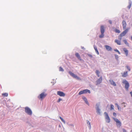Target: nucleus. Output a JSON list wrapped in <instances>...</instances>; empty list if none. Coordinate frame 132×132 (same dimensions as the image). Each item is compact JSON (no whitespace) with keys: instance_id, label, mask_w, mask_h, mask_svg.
<instances>
[{"instance_id":"2f4dec72","label":"nucleus","mask_w":132,"mask_h":132,"mask_svg":"<svg viewBox=\"0 0 132 132\" xmlns=\"http://www.w3.org/2000/svg\"><path fill=\"white\" fill-rule=\"evenodd\" d=\"M126 67L127 68V69L129 71H130V67L128 66H127Z\"/></svg>"},{"instance_id":"2eb2a0df","label":"nucleus","mask_w":132,"mask_h":132,"mask_svg":"<svg viewBox=\"0 0 132 132\" xmlns=\"http://www.w3.org/2000/svg\"><path fill=\"white\" fill-rule=\"evenodd\" d=\"M101 33H104L105 31L104 27L103 26H101Z\"/></svg>"},{"instance_id":"a878e982","label":"nucleus","mask_w":132,"mask_h":132,"mask_svg":"<svg viewBox=\"0 0 132 132\" xmlns=\"http://www.w3.org/2000/svg\"><path fill=\"white\" fill-rule=\"evenodd\" d=\"M76 56L79 59H80V55H79V54L78 53H76L75 54Z\"/></svg>"},{"instance_id":"c756f323","label":"nucleus","mask_w":132,"mask_h":132,"mask_svg":"<svg viewBox=\"0 0 132 132\" xmlns=\"http://www.w3.org/2000/svg\"><path fill=\"white\" fill-rule=\"evenodd\" d=\"M115 31L117 33H120V31L119 30L117 29H116L115 30Z\"/></svg>"},{"instance_id":"c03bdc74","label":"nucleus","mask_w":132,"mask_h":132,"mask_svg":"<svg viewBox=\"0 0 132 132\" xmlns=\"http://www.w3.org/2000/svg\"><path fill=\"white\" fill-rule=\"evenodd\" d=\"M123 106H124V107H125V108L126 106V105H123Z\"/></svg>"},{"instance_id":"6e6552de","label":"nucleus","mask_w":132,"mask_h":132,"mask_svg":"<svg viewBox=\"0 0 132 132\" xmlns=\"http://www.w3.org/2000/svg\"><path fill=\"white\" fill-rule=\"evenodd\" d=\"M104 113L105 115V119L106 122L108 123H109L110 122V119L108 113L106 112H105Z\"/></svg>"},{"instance_id":"e433bc0d","label":"nucleus","mask_w":132,"mask_h":132,"mask_svg":"<svg viewBox=\"0 0 132 132\" xmlns=\"http://www.w3.org/2000/svg\"><path fill=\"white\" fill-rule=\"evenodd\" d=\"M113 115L114 116L116 117V115H117L116 113H115V112H113Z\"/></svg>"},{"instance_id":"39448f33","label":"nucleus","mask_w":132,"mask_h":132,"mask_svg":"<svg viewBox=\"0 0 132 132\" xmlns=\"http://www.w3.org/2000/svg\"><path fill=\"white\" fill-rule=\"evenodd\" d=\"M25 112L30 115H31L32 114V111L28 107H26L25 108Z\"/></svg>"},{"instance_id":"20e7f679","label":"nucleus","mask_w":132,"mask_h":132,"mask_svg":"<svg viewBox=\"0 0 132 132\" xmlns=\"http://www.w3.org/2000/svg\"><path fill=\"white\" fill-rule=\"evenodd\" d=\"M69 73L70 75L74 78L78 80H81V79L79 77H78L77 75L72 73V72L69 71Z\"/></svg>"},{"instance_id":"0eeeda50","label":"nucleus","mask_w":132,"mask_h":132,"mask_svg":"<svg viewBox=\"0 0 132 132\" xmlns=\"http://www.w3.org/2000/svg\"><path fill=\"white\" fill-rule=\"evenodd\" d=\"M88 93H90V91L88 89H86L80 91L79 93V95H81L82 94Z\"/></svg>"},{"instance_id":"393cba45","label":"nucleus","mask_w":132,"mask_h":132,"mask_svg":"<svg viewBox=\"0 0 132 132\" xmlns=\"http://www.w3.org/2000/svg\"><path fill=\"white\" fill-rule=\"evenodd\" d=\"M114 106L112 104L110 105V110H114Z\"/></svg>"},{"instance_id":"f3484780","label":"nucleus","mask_w":132,"mask_h":132,"mask_svg":"<svg viewBox=\"0 0 132 132\" xmlns=\"http://www.w3.org/2000/svg\"><path fill=\"white\" fill-rule=\"evenodd\" d=\"M123 50L125 52L126 55V56H127L128 55V51L126 48H124L123 49Z\"/></svg>"},{"instance_id":"de8ad7c7","label":"nucleus","mask_w":132,"mask_h":132,"mask_svg":"<svg viewBox=\"0 0 132 132\" xmlns=\"http://www.w3.org/2000/svg\"><path fill=\"white\" fill-rule=\"evenodd\" d=\"M90 57H92V55H90Z\"/></svg>"},{"instance_id":"dca6fc26","label":"nucleus","mask_w":132,"mask_h":132,"mask_svg":"<svg viewBox=\"0 0 132 132\" xmlns=\"http://www.w3.org/2000/svg\"><path fill=\"white\" fill-rule=\"evenodd\" d=\"M127 71L123 73H121L122 76L123 77H125L127 76L128 73Z\"/></svg>"},{"instance_id":"58836bf2","label":"nucleus","mask_w":132,"mask_h":132,"mask_svg":"<svg viewBox=\"0 0 132 132\" xmlns=\"http://www.w3.org/2000/svg\"><path fill=\"white\" fill-rule=\"evenodd\" d=\"M115 105L117 106V107H118L119 106L118 105V104L117 103H116Z\"/></svg>"},{"instance_id":"f8f14e48","label":"nucleus","mask_w":132,"mask_h":132,"mask_svg":"<svg viewBox=\"0 0 132 132\" xmlns=\"http://www.w3.org/2000/svg\"><path fill=\"white\" fill-rule=\"evenodd\" d=\"M122 24L123 29L124 30L126 29L127 24L126 21L124 20H123L122 22Z\"/></svg>"},{"instance_id":"c9c22d12","label":"nucleus","mask_w":132,"mask_h":132,"mask_svg":"<svg viewBox=\"0 0 132 132\" xmlns=\"http://www.w3.org/2000/svg\"><path fill=\"white\" fill-rule=\"evenodd\" d=\"M62 100L61 98H59L58 101H57V102H59L61 101Z\"/></svg>"},{"instance_id":"473e14b6","label":"nucleus","mask_w":132,"mask_h":132,"mask_svg":"<svg viewBox=\"0 0 132 132\" xmlns=\"http://www.w3.org/2000/svg\"><path fill=\"white\" fill-rule=\"evenodd\" d=\"M59 71H63V70L62 68L60 67L59 68Z\"/></svg>"},{"instance_id":"9d476101","label":"nucleus","mask_w":132,"mask_h":132,"mask_svg":"<svg viewBox=\"0 0 132 132\" xmlns=\"http://www.w3.org/2000/svg\"><path fill=\"white\" fill-rule=\"evenodd\" d=\"M129 29L127 28V29H125V30L123 31V32L121 33L120 34V36H124L126 34L128 30Z\"/></svg>"},{"instance_id":"f03ea898","label":"nucleus","mask_w":132,"mask_h":132,"mask_svg":"<svg viewBox=\"0 0 132 132\" xmlns=\"http://www.w3.org/2000/svg\"><path fill=\"white\" fill-rule=\"evenodd\" d=\"M113 119L116 122L117 126L119 128H120L121 125V122L117 118H113Z\"/></svg>"},{"instance_id":"72a5a7b5","label":"nucleus","mask_w":132,"mask_h":132,"mask_svg":"<svg viewBox=\"0 0 132 132\" xmlns=\"http://www.w3.org/2000/svg\"><path fill=\"white\" fill-rule=\"evenodd\" d=\"M122 37V36H120V35L119 36L118 39H119V40H120V41H121V40Z\"/></svg>"},{"instance_id":"bb28decb","label":"nucleus","mask_w":132,"mask_h":132,"mask_svg":"<svg viewBox=\"0 0 132 132\" xmlns=\"http://www.w3.org/2000/svg\"><path fill=\"white\" fill-rule=\"evenodd\" d=\"M123 42H124L125 44L128 46H129V45L128 43L127 42V41L126 40H124Z\"/></svg>"},{"instance_id":"9b49d317","label":"nucleus","mask_w":132,"mask_h":132,"mask_svg":"<svg viewBox=\"0 0 132 132\" xmlns=\"http://www.w3.org/2000/svg\"><path fill=\"white\" fill-rule=\"evenodd\" d=\"M102 80V77H101L99 79H98L96 81V85H98L100 84L101 83Z\"/></svg>"},{"instance_id":"4468645a","label":"nucleus","mask_w":132,"mask_h":132,"mask_svg":"<svg viewBox=\"0 0 132 132\" xmlns=\"http://www.w3.org/2000/svg\"><path fill=\"white\" fill-rule=\"evenodd\" d=\"M105 47L106 50L108 51H111L112 50V48L110 46L108 45H105Z\"/></svg>"},{"instance_id":"b1692460","label":"nucleus","mask_w":132,"mask_h":132,"mask_svg":"<svg viewBox=\"0 0 132 132\" xmlns=\"http://www.w3.org/2000/svg\"><path fill=\"white\" fill-rule=\"evenodd\" d=\"M2 95L4 97H7L8 96V94L7 93H4L2 94Z\"/></svg>"},{"instance_id":"a19ab883","label":"nucleus","mask_w":132,"mask_h":132,"mask_svg":"<svg viewBox=\"0 0 132 132\" xmlns=\"http://www.w3.org/2000/svg\"><path fill=\"white\" fill-rule=\"evenodd\" d=\"M109 22L111 24H112V21L111 20H109Z\"/></svg>"},{"instance_id":"7ed1b4c3","label":"nucleus","mask_w":132,"mask_h":132,"mask_svg":"<svg viewBox=\"0 0 132 132\" xmlns=\"http://www.w3.org/2000/svg\"><path fill=\"white\" fill-rule=\"evenodd\" d=\"M100 104L97 103L96 105V109L98 114L100 115L101 113V110L99 107Z\"/></svg>"},{"instance_id":"49530a36","label":"nucleus","mask_w":132,"mask_h":132,"mask_svg":"<svg viewBox=\"0 0 132 132\" xmlns=\"http://www.w3.org/2000/svg\"><path fill=\"white\" fill-rule=\"evenodd\" d=\"M131 39L132 40V36H131Z\"/></svg>"},{"instance_id":"7c9ffc66","label":"nucleus","mask_w":132,"mask_h":132,"mask_svg":"<svg viewBox=\"0 0 132 132\" xmlns=\"http://www.w3.org/2000/svg\"><path fill=\"white\" fill-rule=\"evenodd\" d=\"M114 50L115 51L118 52V54H120V52L117 49H114Z\"/></svg>"},{"instance_id":"423d86ee","label":"nucleus","mask_w":132,"mask_h":132,"mask_svg":"<svg viewBox=\"0 0 132 132\" xmlns=\"http://www.w3.org/2000/svg\"><path fill=\"white\" fill-rule=\"evenodd\" d=\"M122 83L123 84H125V88L127 90H128L129 87V84L128 82L126 80H123Z\"/></svg>"},{"instance_id":"aec40b11","label":"nucleus","mask_w":132,"mask_h":132,"mask_svg":"<svg viewBox=\"0 0 132 132\" xmlns=\"http://www.w3.org/2000/svg\"><path fill=\"white\" fill-rule=\"evenodd\" d=\"M94 48L95 50L96 53L98 54V55L99 54L98 51L97 50L96 46L95 45H94Z\"/></svg>"},{"instance_id":"c85d7f7f","label":"nucleus","mask_w":132,"mask_h":132,"mask_svg":"<svg viewBox=\"0 0 132 132\" xmlns=\"http://www.w3.org/2000/svg\"><path fill=\"white\" fill-rule=\"evenodd\" d=\"M115 58L117 60H118V58H119V57H118V55H117V54H115Z\"/></svg>"},{"instance_id":"ea45409f","label":"nucleus","mask_w":132,"mask_h":132,"mask_svg":"<svg viewBox=\"0 0 132 132\" xmlns=\"http://www.w3.org/2000/svg\"><path fill=\"white\" fill-rule=\"evenodd\" d=\"M123 132H127L126 130L124 129H123Z\"/></svg>"},{"instance_id":"4c0bfd02","label":"nucleus","mask_w":132,"mask_h":132,"mask_svg":"<svg viewBox=\"0 0 132 132\" xmlns=\"http://www.w3.org/2000/svg\"><path fill=\"white\" fill-rule=\"evenodd\" d=\"M118 110H119L120 111L121 110V108L119 106L118 107Z\"/></svg>"},{"instance_id":"a18cd8bd","label":"nucleus","mask_w":132,"mask_h":132,"mask_svg":"<svg viewBox=\"0 0 132 132\" xmlns=\"http://www.w3.org/2000/svg\"><path fill=\"white\" fill-rule=\"evenodd\" d=\"M125 104V103L123 102V103L122 104Z\"/></svg>"},{"instance_id":"f704fd0d","label":"nucleus","mask_w":132,"mask_h":132,"mask_svg":"<svg viewBox=\"0 0 132 132\" xmlns=\"http://www.w3.org/2000/svg\"><path fill=\"white\" fill-rule=\"evenodd\" d=\"M60 118L62 121L65 123V121L63 120V119L60 117Z\"/></svg>"},{"instance_id":"1a4fd4ad","label":"nucleus","mask_w":132,"mask_h":132,"mask_svg":"<svg viewBox=\"0 0 132 132\" xmlns=\"http://www.w3.org/2000/svg\"><path fill=\"white\" fill-rule=\"evenodd\" d=\"M57 94L59 96L62 97H64L65 95V94L63 92L60 91H57Z\"/></svg>"},{"instance_id":"f257e3e1","label":"nucleus","mask_w":132,"mask_h":132,"mask_svg":"<svg viewBox=\"0 0 132 132\" xmlns=\"http://www.w3.org/2000/svg\"><path fill=\"white\" fill-rule=\"evenodd\" d=\"M47 95V94L44 92H43L41 93L39 96H38V98L41 100L45 98Z\"/></svg>"},{"instance_id":"5701e85b","label":"nucleus","mask_w":132,"mask_h":132,"mask_svg":"<svg viewBox=\"0 0 132 132\" xmlns=\"http://www.w3.org/2000/svg\"><path fill=\"white\" fill-rule=\"evenodd\" d=\"M98 77L100 76L99 74L100 73V72L98 70H96L95 71Z\"/></svg>"},{"instance_id":"6ab92c4d","label":"nucleus","mask_w":132,"mask_h":132,"mask_svg":"<svg viewBox=\"0 0 132 132\" xmlns=\"http://www.w3.org/2000/svg\"><path fill=\"white\" fill-rule=\"evenodd\" d=\"M86 123L87 125V126L89 128V129H90L91 128V126L90 125V122L88 120H87L86 121Z\"/></svg>"},{"instance_id":"a211bd4d","label":"nucleus","mask_w":132,"mask_h":132,"mask_svg":"<svg viewBox=\"0 0 132 132\" xmlns=\"http://www.w3.org/2000/svg\"><path fill=\"white\" fill-rule=\"evenodd\" d=\"M110 82L111 84L112 85L114 86H115L116 85V84L112 80H110Z\"/></svg>"},{"instance_id":"37998d69","label":"nucleus","mask_w":132,"mask_h":132,"mask_svg":"<svg viewBox=\"0 0 132 132\" xmlns=\"http://www.w3.org/2000/svg\"><path fill=\"white\" fill-rule=\"evenodd\" d=\"M81 48L82 49H84V47H81Z\"/></svg>"},{"instance_id":"79ce46f5","label":"nucleus","mask_w":132,"mask_h":132,"mask_svg":"<svg viewBox=\"0 0 132 132\" xmlns=\"http://www.w3.org/2000/svg\"><path fill=\"white\" fill-rule=\"evenodd\" d=\"M130 93L131 95V96L132 97V92H130Z\"/></svg>"},{"instance_id":"412c9836","label":"nucleus","mask_w":132,"mask_h":132,"mask_svg":"<svg viewBox=\"0 0 132 132\" xmlns=\"http://www.w3.org/2000/svg\"><path fill=\"white\" fill-rule=\"evenodd\" d=\"M114 42L119 45H121V42L120 40H118L116 39L115 40Z\"/></svg>"},{"instance_id":"4be33fe9","label":"nucleus","mask_w":132,"mask_h":132,"mask_svg":"<svg viewBox=\"0 0 132 132\" xmlns=\"http://www.w3.org/2000/svg\"><path fill=\"white\" fill-rule=\"evenodd\" d=\"M129 5L128 6V9H129L130 8L132 4V2L130 0H129Z\"/></svg>"},{"instance_id":"cd10ccee","label":"nucleus","mask_w":132,"mask_h":132,"mask_svg":"<svg viewBox=\"0 0 132 132\" xmlns=\"http://www.w3.org/2000/svg\"><path fill=\"white\" fill-rule=\"evenodd\" d=\"M104 33H101V34L100 36V38H102L104 36Z\"/></svg>"},{"instance_id":"ddd939ff","label":"nucleus","mask_w":132,"mask_h":132,"mask_svg":"<svg viewBox=\"0 0 132 132\" xmlns=\"http://www.w3.org/2000/svg\"><path fill=\"white\" fill-rule=\"evenodd\" d=\"M82 98L83 99V100L85 101V103L88 106H89V104L87 101V98L84 96H83L82 97Z\"/></svg>"}]
</instances>
